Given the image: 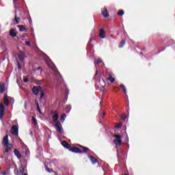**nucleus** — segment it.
<instances>
[{
    "instance_id": "f704fd0d",
    "label": "nucleus",
    "mask_w": 175,
    "mask_h": 175,
    "mask_svg": "<svg viewBox=\"0 0 175 175\" xmlns=\"http://www.w3.org/2000/svg\"><path fill=\"white\" fill-rule=\"evenodd\" d=\"M91 42H92V38H90L88 43V46H91Z\"/></svg>"
},
{
    "instance_id": "c03bdc74",
    "label": "nucleus",
    "mask_w": 175,
    "mask_h": 175,
    "mask_svg": "<svg viewBox=\"0 0 175 175\" xmlns=\"http://www.w3.org/2000/svg\"><path fill=\"white\" fill-rule=\"evenodd\" d=\"M141 55H143V52H141Z\"/></svg>"
},
{
    "instance_id": "4c0bfd02",
    "label": "nucleus",
    "mask_w": 175,
    "mask_h": 175,
    "mask_svg": "<svg viewBox=\"0 0 175 175\" xmlns=\"http://www.w3.org/2000/svg\"><path fill=\"white\" fill-rule=\"evenodd\" d=\"M46 170H47V172H49V173H51V172H53V170H51L49 167L46 168Z\"/></svg>"
},
{
    "instance_id": "aec40b11",
    "label": "nucleus",
    "mask_w": 175,
    "mask_h": 175,
    "mask_svg": "<svg viewBox=\"0 0 175 175\" xmlns=\"http://www.w3.org/2000/svg\"><path fill=\"white\" fill-rule=\"evenodd\" d=\"M24 172H25V167H24V165H21L19 167V172L21 174H23V173H24Z\"/></svg>"
},
{
    "instance_id": "2eb2a0df",
    "label": "nucleus",
    "mask_w": 175,
    "mask_h": 175,
    "mask_svg": "<svg viewBox=\"0 0 175 175\" xmlns=\"http://www.w3.org/2000/svg\"><path fill=\"white\" fill-rule=\"evenodd\" d=\"M89 159H90L91 162L94 164V163H98V159L94 157V156H89Z\"/></svg>"
},
{
    "instance_id": "f8f14e48",
    "label": "nucleus",
    "mask_w": 175,
    "mask_h": 175,
    "mask_svg": "<svg viewBox=\"0 0 175 175\" xmlns=\"http://www.w3.org/2000/svg\"><path fill=\"white\" fill-rule=\"evenodd\" d=\"M10 35L12 38H16L17 36V33L14 31V29H11L10 30Z\"/></svg>"
},
{
    "instance_id": "0eeeda50",
    "label": "nucleus",
    "mask_w": 175,
    "mask_h": 175,
    "mask_svg": "<svg viewBox=\"0 0 175 175\" xmlns=\"http://www.w3.org/2000/svg\"><path fill=\"white\" fill-rule=\"evenodd\" d=\"M101 13L103 16V17H105V18H107L109 17V11L107 10V8H104L101 10Z\"/></svg>"
},
{
    "instance_id": "ddd939ff",
    "label": "nucleus",
    "mask_w": 175,
    "mask_h": 175,
    "mask_svg": "<svg viewBox=\"0 0 175 175\" xmlns=\"http://www.w3.org/2000/svg\"><path fill=\"white\" fill-rule=\"evenodd\" d=\"M19 60L21 61V62H24V59L25 58V55H24V53L21 52L18 55Z\"/></svg>"
},
{
    "instance_id": "c85d7f7f",
    "label": "nucleus",
    "mask_w": 175,
    "mask_h": 175,
    "mask_svg": "<svg viewBox=\"0 0 175 175\" xmlns=\"http://www.w3.org/2000/svg\"><path fill=\"white\" fill-rule=\"evenodd\" d=\"M5 112H0V120H3Z\"/></svg>"
},
{
    "instance_id": "cd10ccee",
    "label": "nucleus",
    "mask_w": 175,
    "mask_h": 175,
    "mask_svg": "<svg viewBox=\"0 0 175 175\" xmlns=\"http://www.w3.org/2000/svg\"><path fill=\"white\" fill-rule=\"evenodd\" d=\"M32 121H33L34 125H38V120H36V118L32 117Z\"/></svg>"
},
{
    "instance_id": "49530a36",
    "label": "nucleus",
    "mask_w": 175,
    "mask_h": 175,
    "mask_svg": "<svg viewBox=\"0 0 175 175\" xmlns=\"http://www.w3.org/2000/svg\"><path fill=\"white\" fill-rule=\"evenodd\" d=\"M100 105H102V101H100Z\"/></svg>"
},
{
    "instance_id": "a19ab883",
    "label": "nucleus",
    "mask_w": 175,
    "mask_h": 175,
    "mask_svg": "<svg viewBox=\"0 0 175 175\" xmlns=\"http://www.w3.org/2000/svg\"><path fill=\"white\" fill-rule=\"evenodd\" d=\"M105 116H106V112H103V113L102 118H103V117H105Z\"/></svg>"
},
{
    "instance_id": "e433bc0d",
    "label": "nucleus",
    "mask_w": 175,
    "mask_h": 175,
    "mask_svg": "<svg viewBox=\"0 0 175 175\" xmlns=\"http://www.w3.org/2000/svg\"><path fill=\"white\" fill-rule=\"evenodd\" d=\"M99 64H102V60L101 59H98L97 60V65H99Z\"/></svg>"
},
{
    "instance_id": "f257e3e1",
    "label": "nucleus",
    "mask_w": 175,
    "mask_h": 175,
    "mask_svg": "<svg viewBox=\"0 0 175 175\" xmlns=\"http://www.w3.org/2000/svg\"><path fill=\"white\" fill-rule=\"evenodd\" d=\"M51 113H53V114H55L52 118H53V122H55V126L57 129V131L58 132H59L61 134L64 133V129H62V125L61 124V122L58 121V118L59 117V116H58V113L57 111H51Z\"/></svg>"
},
{
    "instance_id": "5701e85b",
    "label": "nucleus",
    "mask_w": 175,
    "mask_h": 175,
    "mask_svg": "<svg viewBox=\"0 0 175 175\" xmlns=\"http://www.w3.org/2000/svg\"><path fill=\"white\" fill-rule=\"evenodd\" d=\"M88 151H90V148L84 146L83 147V150H82V152H83L84 154L88 152Z\"/></svg>"
},
{
    "instance_id": "37998d69",
    "label": "nucleus",
    "mask_w": 175,
    "mask_h": 175,
    "mask_svg": "<svg viewBox=\"0 0 175 175\" xmlns=\"http://www.w3.org/2000/svg\"><path fill=\"white\" fill-rule=\"evenodd\" d=\"M23 175H28V174H27V173H25V174H23Z\"/></svg>"
},
{
    "instance_id": "4468645a",
    "label": "nucleus",
    "mask_w": 175,
    "mask_h": 175,
    "mask_svg": "<svg viewBox=\"0 0 175 175\" xmlns=\"http://www.w3.org/2000/svg\"><path fill=\"white\" fill-rule=\"evenodd\" d=\"M14 155L18 158V159H21V154L20 153V151L17 150V149H15L14 150Z\"/></svg>"
},
{
    "instance_id": "393cba45",
    "label": "nucleus",
    "mask_w": 175,
    "mask_h": 175,
    "mask_svg": "<svg viewBox=\"0 0 175 175\" xmlns=\"http://www.w3.org/2000/svg\"><path fill=\"white\" fill-rule=\"evenodd\" d=\"M20 20H21L20 17H17V15H15V23H16V24H19Z\"/></svg>"
},
{
    "instance_id": "2f4dec72",
    "label": "nucleus",
    "mask_w": 175,
    "mask_h": 175,
    "mask_svg": "<svg viewBox=\"0 0 175 175\" xmlns=\"http://www.w3.org/2000/svg\"><path fill=\"white\" fill-rule=\"evenodd\" d=\"M25 44H26V46H31V42L30 41H27L25 42Z\"/></svg>"
},
{
    "instance_id": "a18cd8bd",
    "label": "nucleus",
    "mask_w": 175,
    "mask_h": 175,
    "mask_svg": "<svg viewBox=\"0 0 175 175\" xmlns=\"http://www.w3.org/2000/svg\"><path fill=\"white\" fill-rule=\"evenodd\" d=\"M96 75H98V71H96Z\"/></svg>"
},
{
    "instance_id": "20e7f679",
    "label": "nucleus",
    "mask_w": 175,
    "mask_h": 175,
    "mask_svg": "<svg viewBox=\"0 0 175 175\" xmlns=\"http://www.w3.org/2000/svg\"><path fill=\"white\" fill-rule=\"evenodd\" d=\"M10 133L12 135H14V136H18V126L14 125L12 126Z\"/></svg>"
},
{
    "instance_id": "9b49d317",
    "label": "nucleus",
    "mask_w": 175,
    "mask_h": 175,
    "mask_svg": "<svg viewBox=\"0 0 175 175\" xmlns=\"http://www.w3.org/2000/svg\"><path fill=\"white\" fill-rule=\"evenodd\" d=\"M5 92V83L0 82V94Z\"/></svg>"
},
{
    "instance_id": "b1692460",
    "label": "nucleus",
    "mask_w": 175,
    "mask_h": 175,
    "mask_svg": "<svg viewBox=\"0 0 175 175\" xmlns=\"http://www.w3.org/2000/svg\"><path fill=\"white\" fill-rule=\"evenodd\" d=\"M124 45H125V40H122L119 44L120 49H121L122 47H124Z\"/></svg>"
},
{
    "instance_id": "dca6fc26",
    "label": "nucleus",
    "mask_w": 175,
    "mask_h": 175,
    "mask_svg": "<svg viewBox=\"0 0 175 175\" xmlns=\"http://www.w3.org/2000/svg\"><path fill=\"white\" fill-rule=\"evenodd\" d=\"M18 28H19L20 32H27V28H25L24 25H18Z\"/></svg>"
},
{
    "instance_id": "412c9836",
    "label": "nucleus",
    "mask_w": 175,
    "mask_h": 175,
    "mask_svg": "<svg viewBox=\"0 0 175 175\" xmlns=\"http://www.w3.org/2000/svg\"><path fill=\"white\" fill-rule=\"evenodd\" d=\"M120 87V88H122L124 94H126V88L125 87V85H124V84H121Z\"/></svg>"
},
{
    "instance_id": "9d476101",
    "label": "nucleus",
    "mask_w": 175,
    "mask_h": 175,
    "mask_svg": "<svg viewBox=\"0 0 175 175\" xmlns=\"http://www.w3.org/2000/svg\"><path fill=\"white\" fill-rule=\"evenodd\" d=\"M62 145L63 146V147H64L65 148H67V150H70V148H72L70 146V145L66 142V141H63L62 142Z\"/></svg>"
},
{
    "instance_id": "c9c22d12",
    "label": "nucleus",
    "mask_w": 175,
    "mask_h": 175,
    "mask_svg": "<svg viewBox=\"0 0 175 175\" xmlns=\"http://www.w3.org/2000/svg\"><path fill=\"white\" fill-rule=\"evenodd\" d=\"M9 150H12V149H10V148H9L7 147V148L5 149L4 152H9Z\"/></svg>"
},
{
    "instance_id": "c756f323",
    "label": "nucleus",
    "mask_w": 175,
    "mask_h": 175,
    "mask_svg": "<svg viewBox=\"0 0 175 175\" xmlns=\"http://www.w3.org/2000/svg\"><path fill=\"white\" fill-rule=\"evenodd\" d=\"M18 70H21V64L19 62H18Z\"/></svg>"
},
{
    "instance_id": "6ab92c4d",
    "label": "nucleus",
    "mask_w": 175,
    "mask_h": 175,
    "mask_svg": "<svg viewBox=\"0 0 175 175\" xmlns=\"http://www.w3.org/2000/svg\"><path fill=\"white\" fill-rule=\"evenodd\" d=\"M108 81H110L111 83H114L116 81V79L111 76V75L109 74V77H108Z\"/></svg>"
},
{
    "instance_id": "7ed1b4c3",
    "label": "nucleus",
    "mask_w": 175,
    "mask_h": 175,
    "mask_svg": "<svg viewBox=\"0 0 175 175\" xmlns=\"http://www.w3.org/2000/svg\"><path fill=\"white\" fill-rule=\"evenodd\" d=\"M113 137L116 139L113 140L114 144H116V147H120L121 144H122V139H121V135L115 134Z\"/></svg>"
},
{
    "instance_id": "473e14b6",
    "label": "nucleus",
    "mask_w": 175,
    "mask_h": 175,
    "mask_svg": "<svg viewBox=\"0 0 175 175\" xmlns=\"http://www.w3.org/2000/svg\"><path fill=\"white\" fill-rule=\"evenodd\" d=\"M50 62H51V59H49L48 61H46L48 66H50Z\"/></svg>"
},
{
    "instance_id": "72a5a7b5",
    "label": "nucleus",
    "mask_w": 175,
    "mask_h": 175,
    "mask_svg": "<svg viewBox=\"0 0 175 175\" xmlns=\"http://www.w3.org/2000/svg\"><path fill=\"white\" fill-rule=\"evenodd\" d=\"M122 120H123V121H125V120H126V116L123 115V116H122Z\"/></svg>"
},
{
    "instance_id": "423d86ee",
    "label": "nucleus",
    "mask_w": 175,
    "mask_h": 175,
    "mask_svg": "<svg viewBox=\"0 0 175 175\" xmlns=\"http://www.w3.org/2000/svg\"><path fill=\"white\" fill-rule=\"evenodd\" d=\"M70 151H72V152H75L76 154H83V150L76 146H73L72 148H70Z\"/></svg>"
},
{
    "instance_id": "7c9ffc66",
    "label": "nucleus",
    "mask_w": 175,
    "mask_h": 175,
    "mask_svg": "<svg viewBox=\"0 0 175 175\" xmlns=\"http://www.w3.org/2000/svg\"><path fill=\"white\" fill-rule=\"evenodd\" d=\"M23 81H24V83H28V81H29V79L28 78H25L23 79Z\"/></svg>"
},
{
    "instance_id": "58836bf2",
    "label": "nucleus",
    "mask_w": 175,
    "mask_h": 175,
    "mask_svg": "<svg viewBox=\"0 0 175 175\" xmlns=\"http://www.w3.org/2000/svg\"><path fill=\"white\" fill-rule=\"evenodd\" d=\"M37 70H40V72H43V70L42 69V67H38Z\"/></svg>"
},
{
    "instance_id": "6e6552de",
    "label": "nucleus",
    "mask_w": 175,
    "mask_h": 175,
    "mask_svg": "<svg viewBox=\"0 0 175 175\" xmlns=\"http://www.w3.org/2000/svg\"><path fill=\"white\" fill-rule=\"evenodd\" d=\"M98 35L100 39H105V38H106V33L105 32V29H100Z\"/></svg>"
},
{
    "instance_id": "79ce46f5",
    "label": "nucleus",
    "mask_w": 175,
    "mask_h": 175,
    "mask_svg": "<svg viewBox=\"0 0 175 175\" xmlns=\"http://www.w3.org/2000/svg\"><path fill=\"white\" fill-rule=\"evenodd\" d=\"M79 147H80V148H83V147H84V146H83L81 145H79Z\"/></svg>"
},
{
    "instance_id": "f3484780",
    "label": "nucleus",
    "mask_w": 175,
    "mask_h": 175,
    "mask_svg": "<svg viewBox=\"0 0 175 175\" xmlns=\"http://www.w3.org/2000/svg\"><path fill=\"white\" fill-rule=\"evenodd\" d=\"M35 104L37 107L38 111L40 113V114H42V111L40 110V107L39 106V102L38 100H35Z\"/></svg>"
},
{
    "instance_id": "ea45409f",
    "label": "nucleus",
    "mask_w": 175,
    "mask_h": 175,
    "mask_svg": "<svg viewBox=\"0 0 175 175\" xmlns=\"http://www.w3.org/2000/svg\"><path fill=\"white\" fill-rule=\"evenodd\" d=\"M43 96H44V92H42L40 98H43Z\"/></svg>"
},
{
    "instance_id": "f03ea898",
    "label": "nucleus",
    "mask_w": 175,
    "mask_h": 175,
    "mask_svg": "<svg viewBox=\"0 0 175 175\" xmlns=\"http://www.w3.org/2000/svg\"><path fill=\"white\" fill-rule=\"evenodd\" d=\"M3 145L5 147H8V148H10V150H12L13 148V145L9 144V135H6L3 138Z\"/></svg>"
},
{
    "instance_id": "1a4fd4ad",
    "label": "nucleus",
    "mask_w": 175,
    "mask_h": 175,
    "mask_svg": "<svg viewBox=\"0 0 175 175\" xmlns=\"http://www.w3.org/2000/svg\"><path fill=\"white\" fill-rule=\"evenodd\" d=\"M3 102L5 106H9V105H10V102L9 101V98H8V94H4Z\"/></svg>"
},
{
    "instance_id": "a878e982",
    "label": "nucleus",
    "mask_w": 175,
    "mask_h": 175,
    "mask_svg": "<svg viewBox=\"0 0 175 175\" xmlns=\"http://www.w3.org/2000/svg\"><path fill=\"white\" fill-rule=\"evenodd\" d=\"M124 10H120L118 12V16H124Z\"/></svg>"
},
{
    "instance_id": "bb28decb",
    "label": "nucleus",
    "mask_w": 175,
    "mask_h": 175,
    "mask_svg": "<svg viewBox=\"0 0 175 175\" xmlns=\"http://www.w3.org/2000/svg\"><path fill=\"white\" fill-rule=\"evenodd\" d=\"M116 128L121 129L122 128V123L120 122L118 124L116 125Z\"/></svg>"
},
{
    "instance_id": "a211bd4d",
    "label": "nucleus",
    "mask_w": 175,
    "mask_h": 175,
    "mask_svg": "<svg viewBox=\"0 0 175 175\" xmlns=\"http://www.w3.org/2000/svg\"><path fill=\"white\" fill-rule=\"evenodd\" d=\"M0 113H5V105L2 103H0Z\"/></svg>"
},
{
    "instance_id": "4be33fe9",
    "label": "nucleus",
    "mask_w": 175,
    "mask_h": 175,
    "mask_svg": "<svg viewBox=\"0 0 175 175\" xmlns=\"http://www.w3.org/2000/svg\"><path fill=\"white\" fill-rule=\"evenodd\" d=\"M65 118H66V113L62 114L60 117V121H62V122H64V121H65Z\"/></svg>"
},
{
    "instance_id": "39448f33",
    "label": "nucleus",
    "mask_w": 175,
    "mask_h": 175,
    "mask_svg": "<svg viewBox=\"0 0 175 175\" xmlns=\"http://www.w3.org/2000/svg\"><path fill=\"white\" fill-rule=\"evenodd\" d=\"M40 91H42V87L40 86H34L32 88L33 95H39V92H40Z\"/></svg>"
}]
</instances>
